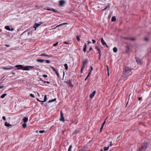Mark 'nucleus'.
<instances>
[{"label": "nucleus", "instance_id": "obj_17", "mask_svg": "<svg viewBox=\"0 0 151 151\" xmlns=\"http://www.w3.org/2000/svg\"><path fill=\"white\" fill-rule=\"evenodd\" d=\"M45 61V60L44 59H37L36 61L38 62H40L41 63H42L44 61Z\"/></svg>", "mask_w": 151, "mask_h": 151}, {"label": "nucleus", "instance_id": "obj_10", "mask_svg": "<svg viewBox=\"0 0 151 151\" xmlns=\"http://www.w3.org/2000/svg\"><path fill=\"white\" fill-rule=\"evenodd\" d=\"M135 58L137 63L141 65L142 64V63H141V60L139 58H137L136 57Z\"/></svg>", "mask_w": 151, "mask_h": 151}, {"label": "nucleus", "instance_id": "obj_33", "mask_svg": "<svg viewBox=\"0 0 151 151\" xmlns=\"http://www.w3.org/2000/svg\"><path fill=\"white\" fill-rule=\"evenodd\" d=\"M40 56H47V55L45 53H42L40 55Z\"/></svg>", "mask_w": 151, "mask_h": 151}, {"label": "nucleus", "instance_id": "obj_55", "mask_svg": "<svg viewBox=\"0 0 151 151\" xmlns=\"http://www.w3.org/2000/svg\"><path fill=\"white\" fill-rule=\"evenodd\" d=\"M143 150L141 149L140 147L139 148V149L137 150V151H143Z\"/></svg>", "mask_w": 151, "mask_h": 151}, {"label": "nucleus", "instance_id": "obj_49", "mask_svg": "<svg viewBox=\"0 0 151 151\" xmlns=\"http://www.w3.org/2000/svg\"><path fill=\"white\" fill-rule=\"evenodd\" d=\"M92 41L93 44H95L96 42V40L93 39L92 40Z\"/></svg>", "mask_w": 151, "mask_h": 151}, {"label": "nucleus", "instance_id": "obj_42", "mask_svg": "<svg viewBox=\"0 0 151 151\" xmlns=\"http://www.w3.org/2000/svg\"><path fill=\"white\" fill-rule=\"evenodd\" d=\"M123 38L124 40H129L130 38L129 37H124Z\"/></svg>", "mask_w": 151, "mask_h": 151}, {"label": "nucleus", "instance_id": "obj_47", "mask_svg": "<svg viewBox=\"0 0 151 151\" xmlns=\"http://www.w3.org/2000/svg\"><path fill=\"white\" fill-rule=\"evenodd\" d=\"M93 70V67H92V66H91L90 67V69L89 70V72H91V71L92 70Z\"/></svg>", "mask_w": 151, "mask_h": 151}, {"label": "nucleus", "instance_id": "obj_37", "mask_svg": "<svg viewBox=\"0 0 151 151\" xmlns=\"http://www.w3.org/2000/svg\"><path fill=\"white\" fill-rule=\"evenodd\" d=\"M104 126L103 125H101V128L100 129V132H102V130L103 129Z\"/></svg>", "mask_w": 151, "mask_h": 151}, {"label": "nucleus", "instance_id": "obj_26", "mask_svg": "<svg viewBox=\"0 0 151 151\" xmlns=\"http://www.w3.org/2000/svg\"><path fill=\"white\" fill-rule=\"evenodd\" d=\"M5 28L7 30L9 31L10 30V28L9 26H5Z\"/></svg>", "mask_w": 151, "mask_h": 151}, {"label": "nucleus", "instance_id": "obj_38", "mask_svg": "<svg viewBox=\"0 0 151 151\" xmlns=\"http://www.w3.org/2000/svg\"><path fill=\"white\" fill-rule=\"evenodd\" d=\"M85 150L84 148H81L79 149L77 151H84Z\"/></svg>", "mask_w": 151, "mask_h": 151}, {"label": "nucleus", "instance_id": "obj_50", "mask_svg": "<svg viewBox=\"0 0 151 151\" xmlns=\"http://www.w3.org/2000/svg\"><path fill=\"white\" fill-rule=\"evenodd\" d=\"M138 100L139 101L142 100V97H139L138 98Z\"/></svg>", "mask_w": 151, "mask_h": 151}, {"label": "nucleus", "instance_id": "obj_54", "mask_svg": "<svg viewBox=\"0 0 151 151\" xmlns=\"http://www.w3.org/2000/svg\"><path fill=\"white\" fill-rule=\"evenodd\" d=\"M61 24V25H65V24H68L67 23H63Z\"/></svg>", "mask_w": 151, "mask_h": 151}, {"label": "nucleus", "instance_id": "obj_6", "mask_svg": "<svg viewBox=\"0 0 151 151\" xmlns=\"http://www.w3.org/2000/svg\"><path fill=\"white\" fill-rule=\"evenodd\" d=\"M60 121H62L63 122H64L65 121L63 114L61 111L60 112Z\"/></svg>", "mask_w": 151, "mask_h": 151}, {"label": "nucleus", "instance_id": "obj_48", "mask_svg": "<svg viewBox=\"0 0 151 151\" xmlns=\"http://www.w3.org/2000/svg\"><path fill=\"white\" fill-rule=\"evenodd\" d=\"M52 8H47L46 9V10L48 11H51Z\"/></svg>", "mask_w": 151, "mask_h": 151}, {"label": "nucleus", "instance_id": "obj_1", "mask_svg": "<svg viewBox=\"0 0 151 151\" xmlns=\"http://www.w3.org/2000/svg\"><path fill=\"white\" fill-rule=\"evenodd\" d=\"M123 71L122 73V76L123 78L126 80L127 78L129 75H131V73L132 71V68L127 66H124L123 67Z\"/></svg>", "mask_w": 151, "mask_h": 151}, {"label": "nucleus", "instance_id": "obj_56", "mask_svg": "<svg viewBox=\"0 0 151 151\" xmlns=\"http://www.w3.org/2000/svg\"><path fill=\"white\" fill-rule=\"evenodd\" d=\"M36 99L38 101L40 102H42V101H40L38 98H37Z\"/></svg>", "mask_w": 151, "mask_h": 151}, {"label": "nucleus", "instance_id": "obj_23", "mask_svg": "<svg viewBox=\"0 0 151 151\" xmlns=\"http://www.w3.org/2000/svg\"><path fill=\"white\" fill-rule=\"evenodd\" d=\"M116 20V18L115 17L113 16L112 17L111 20L112 22L115 21Z\"/></svg>", "mask_w": 151, "mask_h": 151}, {"label": "nucleus", "instance_id": "obj_15", "mask_svg": "<svg viewBox=\"0 0 151 151\" xmlns=\"http://www.w3.org/2000/svg\"><path fill=\"white\" fill-rule=\"evenodd\" d=\"M101 42L103 45H104L106 44V43L104 41L103 38H101Z\"/></svg>", "mask_w": 151, "mask_h": 151}, {"label": "nucleus", "instance_id": "obj_43", "mask_svg": "<svg viewBox=\"0 0 151 151\" xmlns=\"http://www.w3.org/2000/svg\"><path fill=\"white\" fill-rule=\"evenodd\" d=\"M30 96L31 97H32V98H34L35 97V96H34V95L33 94H32V93H30Z\"/></svg>", "mask_w": 151, "mask_h": 151}, {"label": "nucleus", "instance_id": "obj_32", "mask_svg": "<svg viewBox=\"0 0 151 151\" xmlns=\"http://www.w3.org/2000/svg\"><path fill=\"white\" fill-rule=\"evenodd\" d=\"M72 147V145H70L68 148V151H71V149Z\"/></svg>", "mask_w": 151, "mask_h": 151}, {"label": "nucleus", "instance_id": "obj_25", "mask_svg": "<svg viewBox=\"0 0 151 151\" xmlns=\"http://www.w3.org/2000/svg\"><path fill=\"white\" fill-rule=\"evenodd\" d=\"M7 95V94L6 93H4L2 94L1 96V98L3 99Z\"/></svg>", "mask_w": 151, "mask_h": 151}, {"label": "nucleus", "instance_id": "obj_34", "mask_svg": "<svg viewBox=\"0 0 151 151\" xmlns=\"http://www.w3.org/2000/svg\"><path fill=\"white\" fill-rule=\"evenodd\" d=\"M93 50L92 48L91 47H90L89 48L88 50L87 51V52H91V50Z\"/></svg>", "mask_w": 151, "mask_h": 151}, {"label": "nucleus", "instance_id": "obj_64", "mask_svg": "<svg viewBox=\"0 0 151 151\" xmlns=\"http://www.w3.org/2000/svg\"><path fill=\"white\" fill-rule=\"evenodd\" d=\"M106 68H107V71H109V67H108V66L107 65H106Z\"/></svg>", "mask_w": 151, "mask_h": 151}, {"label": "nucleus", "instance_id": "obj_44", "mask_svg": "<svg viewBox=\"0 0 151 151\" xmlns=\"http://www.w3.org/2000/svg\"><path fill=\"white\" fill-rule=\"evenodd\" d=\"M45 132L44 130H41L39 131V132L40 133H43Z\"/></svg>", "mask_w": 151, "mask_h": 151}, {"label": "nucleus", "instance_id": "obj_57", "mask_svg": "<svg viewBox=\"0 0 151 151\" xmlns=\"http://www.w3.org/2000/svg\"><path fill=\"white\" fill-rule=\"evenodd\" d=\"M2 119L4 120H6V117L5 116H3L2 117Z\"/></svg>", "mask_w": 151, "mask_h": 151}, {"label": "nucleus", "instance_id": "obj_27", "mask_svg": "<svg viewBox=\"0 0 151 151\" xmlns=\"http://www.w3.org/2000/svg\"><path fill=\"white\" fill-rule=\"evenodd\" d=\"M64 66L65 67V69L66 70H67L68 69V65L67 64L65 63L64 64Z\"/></svg>", "mask_w": 151, "mask_h": 151}, {"label": "nucleus", "instance_id": "obj_8", "mask_svg": "<svg viewBox=\"0 0 151 151\" xmlns=\"http://www.w3.org/2000/svg\"><path fill=\"white\" fill-rule=\"evenodd\" d=\"M42 23H43L41 22L39 23H35L34 26V27L35 28V30H36V28L38 27Z\"/></svg>", "mask_w": 151, "mask_h": 151}, {"label": "nucleus", "instance_id": "obj_18", "mask_svg": "<svg viewBox=\"0 0 151 151\" xmlns=\"http://www.w3.org/2000/svg\"><path fill=\"white\" fill-rule=\"evenodd\" d=\"M5 125L7 127H12V125L10 124H9L7 122H6L5 123Z\"/></svg>", "mask_w": 151, "mask_h": 151}, {"label": "nucleus", "instance_id": "obj_39", "mask_svg": "<svg viewBox=\"0 0 151 151\" xmlns=\"http://www.w3.org/2000/svg\"><path fill=\"white\" fill-rule=\"evenodd\" d=\"M112 12H111L109 14L108 17L110 18L111 16L112 15Z\"/></svg>", "mask_w": 151, "mask_h": 151}, {"label": "nucleus", "instance_id": "obj_21", "mask_svg": "<svg viewBox=\"0 0 151 151\" xmlns=\"http://www.w3.org/2000/svg\"><path fill=\"white\" fill-rule=\"evenodd\" d=\"M51 11H53L54 12H56L58 14H60V12L59 11L56 10L55 9L53 8L52 9Z\"/></svg>", "mask_w": 151, "mask_h": 151}, {"label": "nucleus", "instance_id": "obj_35", "mask_svg": "<svg viewBox=\"0 0 151 151\" xmlns=\"http://www.w3.org/2000/svg\"><path fill=\"white\" fill-rule=\"evenodd\" d=\"M76 39L78 42H79L80 40V39L78 35H77L76 36Z\"/></svg>", "mask_w": 151, "mask_h": 151}, {"label": "nucleus", "instance_id": "obj_19", "mask_svg": "<svg viewBox=\"0 0 151 151\" xmlns=\"http://www.w3.org/2000/svg\"><path fill=\"white\" fill-rule=\"evenodd\" d=\"M130 50V47L129 46H127L126 49V52L127 53H128L129 52Z\"/></svg>", "mask_w": 151, "mask_h": 151}, {"label": "nucleus", "instance_id": "obj_61", "mask_svg": "<svg viewBox=\"0 0 151 151\" xmlns=\"http://www.w3.org/2000/svg\"><path fill=\"white\" fill-rule=\"evenodd\" d=\"M97 50H98V51L99 52V53H101V51L99 48V49H98Z\"/></svg>", "mask_w": 151, "mask_h": 151}, {"label": "nucleus", "instance_id": "obj_9", "mask_svg": "<svg viewBox=\"0 0 151 151\" xmlns=\"http://www.w3.org/2000/svg\"><path fill=\"white\" fill-rule=\"evenodd\" d=\"M88 62V60L87 59H84L82 62V65L85 66Z\"/></svg>", "mask_w": 151, "mask_h": 151}, {"label": "nucleus", "instance_id": "obj_29", "mask_svg": "<svg viewBox=\"0 0 151 151\" xmlns=\"http://www.w3.org/2000/svg\"><path fill=\"white\" fill-rule=\"evenodd\" d=\"M109 148V147L108 146L107 147H105L104 148V150L105 151H107L108 150Z\"/></svg>", "mask_w": 151, "mask_h": 151}, {"label": "nucleus", "instance_id": "obj_7", "mask_svg": "<svg viewBox=\"0 0 151 151\" xmlns=\"http://www.w3.org/2000/svg\"><path fill=\"white\" fill-rule=\"evenodd\" d=\"M51 68L52 69V70L55 72L56 73V75L58 77V78H60V76L59 75V73L58 72V71L57 70H56L53 67L51 66Z\"/></svg>", "mask_w": 151, "mask_h": 151}, {"label": "nucleus", "instance_id": "obj_14", "mask_svg": "<svg viewBox=\"0 0 151 151\" xmlns=\"http://www.w3.org/2000/svg\"><path fill=\"white\" fill-rule=\"evenodd\" d=\"M1 68L5 70H10V69H11L12 68V66H10L9 68H8L7 67H1Z\"/></svg>", "mask_w": 151, "mask_h": 151}, {"label": "nucleus", "instance_id": "obj_13", "mask_svg": "<svg viewBox=\"0 0 151 151\" xmlns=\"http://www.w3.org/2000/svg\"><path fill=\"white\" fill-rule=\"evenodd\" d=\"M80 130L78 129H76L73 132L72 134V135H73L74 134H76L80 132Z\"/></svg>", "mask_w": 151, "mask_h": 151}, {"label": "nucleus", "instance_id": "obj_3", "mask_svg": "<svg viewBox=\"0 0 151 151\" xmlns=\"http://www.w3.org/2000/svg\"><path fill=\"white\" fill-rule=\"evenodd\" d=\"M34 66H23V70H30V69H33Z\"/></svg>", "mask_w": 151, "mask_h": 151}, {"label": "nucleus", "instance_id": "obj_5", "mask_svg": "<svg viewBox=\"0 0 151 151\" xmlns=\"http://www.w3.org/2000/svg\"><path fill=\"white\" fill-rule=\"evenodd\" d=\"M16 68H17V70H22L23 69V66L22 65H16L15 66Z\"/></svg>", "mask_w": 151, "mask_h": 151}, {"label": "nucleus", "instance_id": "obj_22", "mask_svg": "<svg viewBox=\"0 0 151 151\" xmlns=\"http://www.w3.org/2000/svg\"><path fill=\"white\" fill-rule=\"evenodd\" d=\"M56 98H55L54 99H52V100H49L48 102V103H51L52 102H54V101H56Z\"/></svg>", "mask_w": 151, "mask_h": 151}, {"label": "nucleus", "instance_id": "obj_2", "mask_svg": "<svg viewBox=\"0 0 151 151\" xmlns=\"http://www.w3.org/2000/svg\"><path fill=\"white\" fill-rule=\"evenodd\" d=\"M147 142H145L142 143L141 145V147L140 148H141L143 150H145L146 149L147 147Z\"/></svg>", "mask_w": 151, "mask_h": 151}, {"label": "nucleus", "instance_id": "obj_46", "mask_svg": "<svg viewBox=\"0 0 151 151\" xmlns=\"http://www.w3.org/2000/svg\"><path fill=\"white\" fill-rule=\"evenodd\" d=\"M81 70H84V68L85 67V66H83V65H81Z\"/></svg>", "mask_w": 151, "mask_h": 151}, {"label": "nucleus", "instance_id": "obj_59", "mask_svg": "<svg viewBox=\"0 0 151 151\" xmlns=\"http://www.w3.org/2000/svg\"><path fill=\"white\" fill-rule=\"evenodd\" d=\"M14 30V29L13 28H12L11 29H10V30L9 31H13Z\"/></svg>", "mask_w": 151, "mask_h": 151}, {"label": "nucleus", "instance_id": "obj_12", "mask_svg": "<svg viewBox=\"0 0 151 151\" xmlns=\"http://www.w3.org/2000/svg\"><path fill=\"white\" fill-rule=\"evenodd\" d=\"M96 93V91H93L92 93L90 95L89 97L90 98H92L95 95Z\"/></svg>", "mask_w": 151, "mask_h": 151}, {"label": "nucleus", "instance_id": "obj_11", "mask_svg": "<svg viewBox=\"0 0 151 151\" xmlns=\"http://www.w3.org/2000/svg\"><path fill=\"white\" fill-rule=\"evenodd\" d=\"M65 3V1L63 0H61L59 2V5L61 6H63Z\"/></svg>", "mask_w": 151, "mask_h": 151}, {"label": "nucleus", "instance_id": "obj_28", "mask_svg": "<svg viewBox=\"0 0 151 151\" xmlns=\"http://www.w3.org/2000/svg\"><path fill=\"white\" fill-rule=\"evenodd\" d=\"M47 96L46 95H45L44 97V100L43 101H42V102H45L47 101Z\"/></svg>", "mask_w": 151, "mask_h": 151}, {"label": "nucleus", "instance_id": "obj_51", "mask_svg": "<svg viewBox=\"0 0 151 151\" xmlns=\"http://www.w3.org/2000/svg\"><path fill=\"white\" fill-rule=\"evenodd\" d=\"M47 57H52V55H47Z\"/></svg>", "mask_w": 151, "mask_h": 151}, {"label": "nucleus", "instance_id": "obj_45", "mask_svg": "<svg viewBox=\"0 0 151 151\" xmlns=\"http://www.w3.org/2000/svg\"><path fill=\"white\" fill-rule=\"evenodd\" d=\"M58 42H56L55 43L53 44V46H56L58 45Z\"/></svg>", "mask_w": 151, "mask_h": 151}, {"label": "nucleus", "instance_id": "obj_62", "mask_svg": "<svg viewBox=\"0 0 151 151\" xmlns=\"http://www.w3.org/2000/svg\"><path fill=\"white\" fill-rule=\"evenodd\" d=\"M144 40H145L147 41L148 40V39L147 38H145Z\"/></svg>", "mask_w": 151, "mask_h": 151}, {"label": "nucleus", "instance_id": "obj_36", "mask_svg": "<svg viewBox=\"0 0 151 151\" xmlns=\"http://www.w3.org/2000/svg\"><path fill=\"white\" fill-rule=\"evenodd\" d=\"M129 40L132 41H135L136 40V38H130Z\"/></svg>", "mask_w": 151, "mask_h": 151}, {"label": "nucleus", "instance_id": "obj_20", "mask_svg": "<svg viewBox=\"0 0 151 151\" xmlns=\"http://www.w3.org/2000/svg\"><path fill=\"white\" fill-rule=\"evenodd\" d=\"M86 47H87V45H86V43H85L84 45V47L83 49V50L84 52H86Z\"/></svg>", "mask_w": 151, "mask_h": 151}, {"label": "nucleus", "instance_id": "obj_4", "mask_svg": "<svg viewBox=\"0 0 151 151\" xmlns=\"http://www.w3.org/2000/svg\"><path fill=\"white\" fill-rule=\"evenodd\" d=\"M65 83L67 84L70 87L73 88V85H72L71 82L70 80L68 81H64Z\"/></svg>", "mask_w": 151, "mask_h": 151}, {"label": "nucleus", "instance_id": "obj_63", "mask_svg": "<svg viewBox=\"0 0 151 151\" xmlns=\"http://www.w3.org/2000/svg\"><path fill=\"white\" fill-rule=\"evenodd\" d=\"M112 145V144L111 142L110 144H109V146L110 147Z\"/></svg>", "mask_w": 151, "mask_h": 151}, {"label": "nucleus", "instance_id": "obj_41", "mask_svg": "<svg viewBox=\"0 0 151 151\" xmlns=\"http://www.w3.org/2000/svg\"><path fill=\"white\" fill-rule=\"evenodd\" d=\"M107 117L106 118V119L104 120V122H103V123H102V125H103V126H104V125L105 124V123H106V119H107Z\"/></svg>", "mask_w": 151, "mask_h": 151}, {"label": "nucleus", "instance_id": "obj_58", "mask_svg": "<svg viewBox=\"0 0 151 151\" xmlns=\"http://www.w3.org/2000/svg\"><path fill=\"white\" fill-rule=\"evenodd\" d=\"M42 76L44 78H47V75H43Z\"/></svg>", "mask_w": 151, "mask_h": 151}, {"label": "nucleus", "instance_id": "obj_40", "mask_svg": "<svg viewBox=\"0 0 151 151\" xmlns=\"http://www.w3.org/2000/svg\"><path fill=\"white\" fill-rule=\"evenodd\" d=\"M46 63H50V60H46L45 61Z\"/></svg>", "mask_w": 151, "mask_h": 151}, {"label": "nucleus", "instance_id": "obj_60", "mask_svg": "<svg viewBox=\"0 0 151 151\" xmlns=\"http://www.w3.org/2000/svg\"><path fill=\"white\" fill-rule=\"evenodd\" d=\"M27 32V30L25 31H24V32L23 33H22L21 34V35H23L24 33H26V32Z\"/></svg>", "mask_w": 151, "mask_h": 151}, {"label": "nucleus", "instance_id": "obj_30", "mask_svg": "<svg viewBox=\"0 0 151 151\" xmlns=\"http://www.w3.org/2000/svg\"><path fill=\"white\" fill-rule=\"evenodd\" d=\"M27 124H26V123H24L22 124V127L23 128H25L27 127Z\"/></svg>", "mask_w": 151, "mask_h": 151}, {"label": "nucleus", "instance_id": "obj_24", "mask_svg": "<svg viewBox=\"0 0 151 151\" xmlns=\"http://www.w3.org/2000/svg\"><path fill=\"white\" fill-rule=\"evenodd\" d=\"M113 51L114 52H116L117 51V49L116 47H114L113 48Z\"/></svg>", "mask_w": 151, "mask_h": 151}, {"label": "nucleus", "instance_id": "obj_52", "mask_svg": "<svg viewBox=\"0 0 151 151\" xmlns=\"http://www.w3.org/2000/svg\"><path fill=\"white\" fill-rule=\"evenodd\" d=\"M62 26L61 24H59V25H57L55 27L54 29H56L57 27H60V26Z\"/></svg>", "mask_w": 151, "mask_h": 151}, {"label": "nucleus", "instance_id": "obj_31", "mask_svg": "<svg viewBox=\"0 0 151 151\" xmlns=\"http://www.w3.org/2000/svg\"><path fill=\"white\" fill-rule=\"evenodd\" d=\"M110 8V4H109L103 10H105L107 8L109 9Z\"/></svg>", "mask_w": 151, "mask_h": 151}, {"label": "nucleus", "instance_id": "obj_53", "mask_svg": "<svg viewBox=\"0 0 151 151\" xmlns=\"http://www.w3.org/2000/svg\"><path fill=\"white\" fill-rule=\"evenodd\" d=\"M91 72H89V73H88V75L87 76V78H88L89 76L90 75V74H91Z\"/></svg>", "mask_w": 151, "mask_h": 151}, {"label": "nucleus", "instance_id": "obj_16", "mask_svg": "<svg viewBox=\"0 0 151 151\" xmlns=\"http://www.w3.org/2000/svg\"><path fill=\"white\" fill-rule=\"evenodd\" d=\"M23 121V122L24 123H26L27 122L28 120V118L27 117H25L24 118H23L22 119Z\"/></svg>", "mask_w": 151, "mask_h": 151}]
</instances>
